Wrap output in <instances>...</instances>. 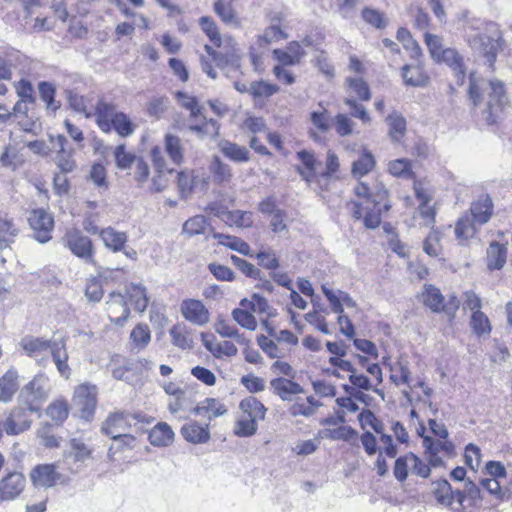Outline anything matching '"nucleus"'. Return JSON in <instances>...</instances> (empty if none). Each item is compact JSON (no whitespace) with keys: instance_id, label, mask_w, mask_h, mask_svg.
Wrapping results in <instances>:
<instances>
[{"instance_id":"51","label":"nucleus","mask_w":512,"mask_h":512,"mask_svg":"<svg viewBox=\"0 0 512 512\" xmlns=\"http://www.w3.org/2000/svg\"><path fill=\"white\" fill-rule=\"evenodd\" d=\"M199 25L208 38L216 45H221V36L216 22L212 17L203 16L199 19Z\"/></svg>"},{"instance_id":"15","label":"nucleus","mask_w":512,"mask_h":512,"mask_svg":"<svg viewBox=\"0 0 512 512\" xmlns=\"http://www.w3.org/2000/svg\"><path fill=\"white\" fill-rule=\"evenodd\" d=\"M183 317L197 325H204L209 321V312L200 300L187 299L181 303Z\"/></svg>"},{"instance_id":"59","label":"nucleus","mask_w":512,"mask_h":512,"mask_svg":"<svg viewBox=\"0 0 512 512\" xmlns=\"http://www.w3.org/2000/svg\"><path fill=\"white\" fill-rule=\"evenodd\" d=\"M85 296L89 301L99 302L103 297L102 280L99 277L90 278L86 284Z\"/></svg>"},{"instance_id":"2","label":"nucleus","mask_w":512,"mask_h":512,"mask_svg":"<svg viewBox=\"0 0 512 512\" xmlns=\"http://www.w3.org/2000/svg\"><path fill=\"white\" fill-rule=\"evenodd\" d=\"M359 201H351V214L355 220L363 219L364 226L375 229L381 223V215L390 209L388 191L384 185L377 183L370 188L366 183L360 182L354 189Z\"/></svg>"},{"instance_id":"20","label":"nucleus","mask_w":512,"mask_h":512,"mask_svg":"<svg viewBox=\"0 0 512 512\" xmlns=\"http://www.w3.org/2000/svg\"><path fill=\"white\" fill-rule=\"evenodd\" d=\"M492 212L493 205L491 199L488 196H483L472 203L468 214L478 225H483L490 220Z\"/></svg>"},{"instance_id":"61","label":"nucleus","mask_w":512,"mask_h":512,"mask_svg":"<svg viewBox=\"0 0 512 512\" xmlns=\"http://www.w3.org/2000/svg\"><path fill=\"white\" fill-rule=\"evenodd\" d=\"M354 122L346 114H337L334 117V128L339 136H348L353 133Z\"/></svg>"},{"instance_id":"48","label":"nucleus","mask_w":512,"mask_h":512,"mask_svg":"<svg viewBox=\"0 0 512 512\" xmlns=\"http://www.w3.org/2000/svg\"><path fill=\"white\" fill-rule=\"evenodd\" d=\"M46 413L57 425H60L68 417V404L63 400H56L47 407Z\"/></svg>"},{"instance_id":"63","label":"nucleus","mask_w":512,"mask_h":512,"mask_svg":"<svg viewBox=\"0 0 512 512\" xmlns=\"http://www.w3.org/2000/svg\"><path fill=\"white\" fill-rule=\"evenodd\" d=\"M348 82L350 89L360 100L368 101L371 98L370 89L362 78H350Z\"/></svg>"},{"instance_id":"30","label":"nucleus","mask_w":512,"mask_h":512,"mask_svg":"<svg viewBox=\"0 0 512 512\" xmlns=\"http://www.w3.org/2000/svg\"><path fill=\"white\" fill-rule=\"evenodd\" d=\"M17 372L8 370L0 378V402L7 403L11 401L13 395L18 389Z\"/></svg>"},{"instance_id":"55","label":"nucleus","mask_w":512,"mask_h":512,"mask_svg":"<svg viewBox=\"0 0 512 512\" xmlns=\"http://www.w3.org/2000/svg\"><path fill=\"white\" fill-rule=\"evenodd\" d=\"M247 308H235L232 311V317L240 326L248 330H255L257 328V320L252 313L246 310Z\"/></svg>"},{"instance_id":"23","label":"nucleus","mask_w":512,"mask_h":512,"mask_svg":"<svg viewBox=\"0 0 512 512\" xmlns=\"http://www.w3.org/2000/svg\"><path fill=\"white\" fill-rule=\"evenodd\" d=\"M440 62H444L450 66L455 72L458 84H463L466 74L464 61L463 57L455 49L447 48L442 51V54L440 55Z\"/></svg>"},{"instance_id":"35","label":"nucleus","mask_w":512,"mask_h":512,"mask_svg":"<svg viewBox=\"0 0 512 512\" xmlns=\"http://www.w3.org/2000/svg\"><path fill=\"white\" fill-rule=\"evenodd\" d=\"M239 408L243 414L252 417L256 420H262L265 418L266 408L265 406L255 397H247L240 402Z\"/></svg>"},{"instance_id":"27","label":"nucleus","mask_w":512,"mask_h":512,"mask_svg":"<svg viewBox=\"0 0 512 512\" xmlns=\"http://www.w3.org/2000/svg\"><path fill=\"white\" fill-rule=\"evenodd\" d=\"M19 234V228L7 214L0 212V247L13 243Z\"/></svg>"},{"instance_id":"31","label":"nucleus","mask_w":512,"mask_h":512,"mask_svg":"<svg viewBox=\"0 0 512 512\" xmlns=\"http://www.w3.org/2000/svg\"><path fill=\"white\" fill-rule=\"evenodd\" d=\"M100 237L104 245L114 252L121 251L127 242V236L124 232L116 231L112 227L103 229L100 233Z\"/></svg>"},{"instance_id":"33","label":"nucleus","mask_w":512,"mask_h":512,"mask_svg":"<svg viewBox=\"0 0 512 512\" xmlns=\"http://www.w3.org/2000/svg\"><path fill=\"white\" fill-rule=\"evenodd\" d=\"M201 337H202L203 344H204L205 348L209 352H211L213 354V356L216 358H220L222 356L232 357V356L237 355V353H238L237 347L234 345V343H232L230 341L213 343V342L205 339L206 338L205 333H202Z\"/></svg>"},{"instance_id":"16","label":"nucleus","mask_w":512,"mask_h":512,"mask_svg":"<svg viewBox=\"0 0 512 512\" xmlns=\"http://www.w3.org/2000/svg\"><path fill=\"white\" fill-rule=\"evenodd\" d=\"M270 386L283 401H292L294 395L303 393V388L298 383L283 377L272 379Z\"/></svg>"},{"instance_id":"21","label":"nucleus","mask_w":512,"mask_h":512,"mask_svg":"<svg viewBox=\"0 0 512 512\" xmlns=\"http://www.w3.org/2000/svg\"><path fill=\"white\" fill-rule=\"evenodd\" d=\"M181 434L185 440L194 444L206 443L210 438L208 424L203 427L196 421L183 425Z\"/></svg>"},{"instance_id":"36","label":"nucleus","mask_w":512,"mask_h":512,"mask_svg":"<svg viewBox=\"0 0 512 512\" xmlns=\"http://www.w3.org/2000/svg\"><path fill=\"white\" fill-rule=\"evenodd\" d=\"M375 166V159L371 152L363 149L359 158L352 164V174L354 177H362L368 174Z\"/></svg>"},{"instance_id":"64","label":"nucleus","mask_w":512,"mask_h":512,"mask_svg":"<svg viewBox=\"0 0 512 512\" xmlns=\"http://www.w3.org/2000/svg\"><path fill=\"white\" fill-rule=\"evenodd\" d=\"M389 172L393 176L408 178L411 175V164L407 159H397L389 163Z\"/></svg>"},{"instance_id":"47","label":"nucleus","mask_w":512,"mask_h":512,"mask_svg":"<svg viewBox=\"0 0 512 512\" xmlns=\"http://www.w3.org/2000/svg\"><path fill=\"white\" fill-rule=\"evenodd\" d=\"M319 106L320 110L311 112L310 121L320 132L327 133L331 128V115L321 104Z\"/></svg>"},{"instance_id":"3","label":"nucleus","mask_w":512,"mask_h":512,"mask_svg":"<svg viewBox=\"0 0 512 512\" xmlns=\"http://www.w3.org/2000/svg\"><path fill=\"white\" fill-rule=\"evenodd\" d=\"M19 345L28 356L34 358L49 350L59 373L66 379L69 378L71 369L68 365V352L63 338L51 341L40 337L26 336Z\"/></svg>"},{"instance_id":"22","label":"nucleus","mask_w":512,"mask_h":512,"mask_svg":"<svg viewBox=\"0 0 512 512\" xmlns=\"http://www.w3.org/2000/svg\"><path fill=\"white\" fill-rule=\"evenodd\" d=\"M219 149L222 154L229 160L236 163L248 162L250 160V152L245 146H240L228 140L219 142Z\"/></svg>"},{"instance_id":"18","label":"nucleus","mask_w":512,"mask_h":512,"mask_svg":"<svg viewBox=\"0 0 512 512\" xmlns=\"http://www.w3.org/2000/svg\"><path fill=\"white\" fill-rule=\"evenodd\" d=\"M322 292L328 299L333 312L337 314L344 313L343 305L347 307H355L356 302L349 296L347 292L338 290L337 292L328 288L326 285H322Z\"/></svg>"},{"instance_id":"24","label":"nucleus","mask_w":512,"mask_h":512,"mask_svg":"<svg viewBox=\"0 0 512 512\" xmlns=\"http://www.w3.org/2000/svg\"><path fill=\"white\" fill-rule=\"evenodd\" d=\"M174 432L170 425L165 422H159L149 432V441L153 446H168L174 440Z\"/></svg>"},{"instance_id":"6","label":"nucleus","mask_w":512,"mask_h":512,"mask_svg":"<svg viewBox=\"0 0 512 512\" xmlns=\"http://www.w3.org/2000/svg\"><path fill=\"white\" fill-rule=\"evenodd\" d=\"M422 302L432 312H444L450 319H453L460 306V300L455 294L449 295L445 300L441 291L431 284H425L421 293Z\"/></svg>"},{"instance_id":"8","label":"nucleus","mask_w":512,"mask_h":512,"mask_svg":"<svg viewBox=\"0 0 512 512\" xmlns=\"http://www.w3.org/2000/svg\"><path fill=\"white\" fill-rule=\"evenodd\" d=\"M483 499L480 488L470 479L464 483L462 490H456V503L453 512H473V508L479 507Z\"/></svg>"},{"instance_id":"60","label":"nucleus","mask_w":512,"mask_h":512,"mask_svg":"<svg viewBox=\"0 0 512 512\" xmlns=\"http://www.w3.org/2000/svg\"><path fill=\"white\" fill-rule=\"evenodd\" d=\"M471 326L473 331L478 334H486L491 330L488 317L481 311H474L471 316Z\"/></svg>"},{"instance_id":"12","label":"nucleus","mask_w":512,"mask_h":512,"mask_svg":"<svg viewBox=\"0 0 512 512\" xmlns=\"http://www.w3.org/2000/svg\"><path fill=\"white\" fill-rule=\"evenodd\" d=\"M30 479L35 488H50L63 482L62 474L54 464H39L30 472Z\"/></svg>"},{"instance_id":"28","label":"nucleus","mask_w":512,"mask_h":512,"mask_svg":"<svg viewBox=\"0 0 512 512\" xmlns=\"http://www.w3.org/2000/svg\"><path fill=\"white\" fill-rule=\"evenodd\" d=\"M404 84L412 87H424L428 83V76L418 66L404 65L401 70Z\"/></svg>"},{"instance_id":"9","label":"nucleus","mask_w":512,"mask_h":512,"mask_svg":"<svg viewBox=\"0 0 512 512\" xmlns=\"http://www.w3.org/2000/svg\"><path fill=\"white\" fill-rule=\"evenodd\" d=\"M65 245L71 252L84 260L86 263L93 262V244L88 236H85L76 229L67 231L64 237Z\"/></svg>"},{"instance_id":"42","label":"nucleus","mask_w":512,"mask_h":512,"mask_svg":"<svg viewBox=\"0 0 512 512\" xmlns=\"http://www.w3.org/2000/svg\"><path fill=\"white\" fill-rule=\"evenodd\" d=\"M38 90L40 98L46 103L48 110L55 112L60 108L59 102L55 100L56 88L52 83L42 81L38 84Z\"/></svg>"},{"instance_id":"29","label":"nucleus","mask_w":512,"mask_h":512,"mask_svg":"<svg viewBox=\"0 0 512 512\" xmlns=\"http://www.w3.org/2000/svg\"><path fill=\"white\" fill-rule=\"evenodd\" d=\"M507 248L498 243L492 242L487 249V266L490 270H499L506 263Z\"/></svg>"},{"instance_id":"53","label":"nucleus","mask_w":512,"mask_h":512,"mask_svg":"<svg viewBox=\"0 0 512 512\" xmlns=\"http://www.w3.org/2000/svg\"><path fill=\"white\" fill-rule=\"evenodd\" d=\"M256 431L257 420L244 414L239 418L235 426V434L240 437L252 436Z\"/></svg>"},{"instance_id":"5","label":"nucleus","mask_w":512,"mask_h":512,"mask_svg":"<svg viewBox=\"0 0 512 512\" xmlns=\"http://www.w3.org/2000/svg\"><path fill=\"white\" fill-rule=\"evenodd\" d=\"M48 398V378L44 374L36 375L20 391L19 404L29 412H39L42 403Z\"/></svg>"},{"instance_id":"38","label":"nucleus","mask_w":512,"mask_h":512,"mask_svg":"<svg viewBox=\"0 0 512 512\" xmlns=\"http://www.w3.org/2000/svg\"><path fill=\"white\" fill-rule=\"evenodd\" d=\"M389 125V135L394 142H400L406 132V120L405 118L397 113L393 112L386 119Z\"/></svg>"},{"instance_id":"37","label":"nucleus","mask_w":512,"mask_h":512,"mask_svg":"<svg viewBox=\"0 0 512 512\" xmlns=\"http://www.w3.org/2000/svg\"><path fill=\"white\" fill-rule=\"evenodd\" d=\"M214 12L227 24H232L236 27L240 26V21L236 16L233 4L231 1L217 0L214 3Z\"/></svg>"},{"instance_id":"40","label":"nucleus","mask_w":512,"mask_h":512,"mask_svg":"<svg viewBox=\"0 0 512 512\" xmlns=\"http://www.w3.org/2000/svg\"><path fill=\"white\" fill-rule=\"evenodd\" d=\"M477 223L466 213L456 223L455 234L459 240H468L476 233Z\"/></svg>"},{"instance_id":"13","label":"nucleus","mask_w":512,"mask_h":512,"mask_svg":"<svg viewBox=\"0 0 512 512\" xmlns=\"http://www.w3.org/2000/svg\"><path fill=\"white\" fill-rule=\"evenodd\" d=\"M26 487V478L20 472H10L0 480V500L16 499Z\"/></svg>"},{"instance_id":"25","label":"nucleus","mask_w":512,"mask_h":512,"mask_svg":"<svg viewBox=\"0 0 512 512\" xmlns=\"http://www.w3.org/2000/svg\"><path fill=\"white\" fill-rule=\"evenodd\" d=\"M226 412L225 406L215 398H206L193 409L195 415L207 417L209 421L226 414Z\"/></svg>"},{"instance_id":"7","label":"nucleus","mask_w":512,"mask_h":512,"mask_svg":"<svg viewBox=\"0 0 512 512\" xmlns=\"http://www.w3.org/2000/svg\"><path fill=\"white\" fill-rule=\"evenodd\" d=\"M28 221L36 241L44 244L51 240L54 218L50 213L44 209H35L30 213Z\"/></svg>"},{"instance_id":"57","label":"nucleus","mask_w":512,"mask_h":512,"mask_svg":"<svg viewBox=\"0 0 512 512\" xmlns=\"http://www.w3.org/2000/svg\"><path fill=\"white\" fill-rule=\"evenodd\" d=\"M54 162L63 173L72 172L76 167V162L73 158V150L71 148L61 152L60 154H56Z\"/></svg>"},{"instance_id":"58","label":"nucleus","mask_w":512,"mask_h":512,"mask_svg":"<svg viewBox=\"0 0 512 512\" xmlns=\"http://www.w3.org/2000/svg\"><path fill=\"white\" fill-rule=\"evenodd\" d=\"M17 96L19 100L25 102L35 103L36 98L34 95V87L30 81L26 79H21L20 81L14 84Z\"/></svg>"},{"instance_id":"10","label":"nucleus","mask_w":512,"mask_h":512,"mask_svg":"<svg viewBox=\"0 0 512 512\" xmlns=\"http://www.w3.org/2000/svg\"><path fill=\"white\" fill-rule=\"evenodd\" d=\"M97 388L95 385L84 383L74 391L73 402L80 410L83 418H89L95 410L97 403Z\"/></svg>"},{"instance_id":"34","label":"nucleus","mask_w":512,"mask_h":512,"mask_svg":"<svg viewBox=\"0 0 512 512\" xmlns=\"http://www.w3.org/2000/svg\"><path fill=\"white\" fill-rule=\"evenodd\" d=\"M222 220L230 226H237V227H244V228L251 227L253 224L252 213L249 211H241V210L226 211V212H223V214H222Z\"/></svg>"},{"instance_id":"62","label":"nucleus","mask_w":512,"mask_h":512,"mask_svg":"<svg viewBox=\"0 0 512 512\" xmlns=\"http://www.w3.org/2000/svg\"><path fill=\"white\" fill-rule=\"evenodd\" d=\"M425 43L428 47L431 57L435 61L440 62V55L442 54V51L445 50L442 46V39L437 35L426 33Z\"/></svg>"},{"instance_id":"41","label":"nucleus","mask_w":512,"mask_h":512,"mask_svg":"<svg viewBox=\"0 0 512 512\" xmlns=\"http://www.w3.org/2000/svg\"><path fill=\"white\" fill-rule=\"evenodd\" d=\"M209 169L213 176V181L217 184L229 182L232 177L230 166L223 163L218 157L213 158Z\"/></svg>"},{"instance_id":"32","label":"nucleus","mask_w":512,"mask_h":512,"mask_svg":"<svg viewBox=\"0 0 512 512\" xmlns=\"http://www.w3.org/2000/svg\"><path fill=\"white\" fill-rule=\"evenodd\" d=\"M151 341V332L146 324L136 325L130 333V345L137 352L145 349Z\"/></svg>"},{"instance_id":"1","label":"nucleus","mask_w":512,"mask_h":512,"mask_svg":"<svg viewBox=\"0 0 512 512\" xmlns=\"http://www.w3.org/2000/svg\"><path fill=\"white\" fill-rule=\"evenodd\" d=\"M469 97L475 107L481 108L482 119L488 125L502 120L509 106L505 84L498 79H477L471 74Z\"/></svg>"},{"instance_id":"54","label":"nucleus","mask_w":512,"mask_h":512,"mask_svg":"<svg viewBox=\"0 0 512 512\" xmlns=\"http://www.w3.org/2000/svg\"><path fill=\"white\" fill-rule=\"evenodd\" d=\"M176 97L179 104L190 111L191 118L202 116V107L199 105L196 97L190 96L184 92H177Z\"/></svg>"},{"instance_id":"26","label":"nucleus","mask_w":512,"mask_h":512,"mask_svg":"<svg viewBox=\"0 0 512 512\" xmlns=\"http://www.w3.org/2000/svg\"><path fill=\"white\" fill-rule=\"evenodd\" d=\"M127 422L122 413H114L110 415L102 426V432L113 440H118L121 434L125 433Z\"/></svg>"},{"instance_id":"4","label":"nucleus","mask_w":512,"mask_h":512,"mask_svg":"<svg viewBox=\"0 0 512 512\" xmlns=\"http://www.w3.org/2000/svg\"><path fill=\"white\" fill-rule=\"evenodd\" d=\"M488 33H479L469 39L470 46L478 50L486 58L489 68L493 69L497 53L501 47L502 35L495 23L487 25Z\"/></svg>"},{"instance_id":"43","label":"nucleus","mask_w":512,"mask_h":512,"mask_svg":"<svg viewBox=\"0 0 512 512\" xmlns=\"http://www.w3.org/2000/svg\"><path fill=\"white\" fill-rule=\"evenodd\" d=\"M172 342L181 349H190L193 347V339L185 326L175 325L170 329Z\"/></svg>"},{"instance_id":"14","label":"nucleus","mask_w":512,"mask_h":512,"mask_svg":"<svg viewBox=\"0 0 512 512\" xmlns=\"http://www.w3.org/2000/svg\"><path fill=\"white\" fill-rule=\"evenodd\" d=\"M108 318L116 325L123 326L130 315L125 296L118 292H112L106 302Z\"/></svg>"},{"instance_id":"49","label":"nucleus","mask_w":512,"mask_h":512,"mask_svg":"<svg viewBox=\"0 0 512 512\" xmlns=\"http://www.w3.org/2000/svg\"><path fill=\"white\" fill-rule=\"evenodd\" d=\"M207 220L203 215H196L183 224V233L189 237L203 234L207 228Z\"/></svg>"},{"instance_id":"56","label":"nucleus","mask_w":512,"mask_h":512,"mask_svg":"<svg viewBox=\"0 0 512 512\" xmlns=\"http://www.w3.org/2000/svg\"><path fill=\"white\" fill-rule=\"evenodd\" d=\"M114 156L116 165L119 169L131 168V166L135 164L136 160L139 158L132 153L126 152L124 144L118 145L115 148Z\"/></svg>"},{"instance_id":"19","label":"nucleus","mask_w":512,"mask_h":512,"mask_svg":"<svg viewBox=\"0 0 512 512\" xmlns=\"http://www.w3.org/2000/svg\"><path fill=\"white\" fill-rule=\"evenodd\" d=\"M432 492L436 501L453 511V505L456 503V491L452 490L450 483L443 479L432 483Z\"/></svg>"},{"instance_id":"44","label":"nucleus","mask_w":512,"mask_h":512,"mask_svg":"<svg viewBox=\"0 0 512 512\" xmlns=\"http://www.w3.org/2000/svg\"><path fill=\"white\" fill-rule=\"evenodd\" d=\"M112 129L115 130L119 136L128 137L133 134L134 125L125 113L119 112L114 115L111 121V130Z\"/></svg>"},{"instance_id":"52","label":"nucleus","mask_w":512,"mask_h":512,"mask_svg":"<svg viewBox=\"0 0 512 512\" xmlns=\"http://www.w3.org/2000/svg\"><path fill=\"white\" fill-rule=\"evenodd\" d=\"M71 450L69 456H72L77 462H84L91 458L92 449H90L82 440L73 438L70 441Z\"/></svg>"},{"instance_id":"11","label":"nucleus","mask_w":512,"mask_h":512,"mask_svg":"<svg viewBox=\"0 0 512 512\" xmlns=\"http://www.w3.org/2000/svg\"><path fill=\"white\" fill-rule=\"evenodd\" d=\"M28 412L27 407L21 404L10 411L5 419H3L4 431L7 435H19L30 428L31 419L29 418Z\"/></svg>"},{"instance_id":"45","label":"nucleus","mask_w":512,"mask_h":512,"mask_svg":"<svg viewBox=\"0 0 512 512\" xmlns=\"http://www.w3.org/2000/svg\"><path fill=\"white\" fill-rule=\"evenodd\" d=\"M240 306L243 308H250L252 312L258 314H267L268 316L272 315L268 301L259 294H253L251 300L242 299L240 301Z\"/></svg>"},{"instance_id":"39","label":"nucleus","mask_w":512,"mask_h":512,"mask_svg":"<svg viewBox=\"0 0 512 512\" xmlns=\"http://www.w3.org/2000/svg\"><path fill=\"white\" fill-rule=\"evenodd\" d=\"M165 151L174 164L180 165L183 162V147L178 136L166 134Z\"/></svg>"},{"instance_id":"46","label":"nucleus","mask_w":512,"mask_h":512,"mask_svg":"<svg viewBox=\"0 0 512 512\" xmlns=\"http://www.w3.org/2000/svg\"><path fill=\"white\" fill-rule=\"evenodd\" d=\"M250 95L254 98H268L279 91V87L266 81H254L249 85Z\"/></svg>"},{"instance_id":"50","label":"nucleus","mask_w":512,"mask_h":512,"mask_svg":"<svg viewBox=\"0 0 512 512\" xmlns=\"http://www.w3.org/2000/svg\"><path fill=\"white\" fill-rule=\"evenodd\" d=\"M413 459L414 453L412 452L396 459L393 473L398 481L403 482L407 479L408 471L411 470V460Z\"/></svg>"},{"instance_id":"17","label":"nucleus","mask_w":512,"mask_h":512,"mask_svg":"<svg viewBox=\"0 0 512 512\" xmlns=\"http://www.w3.org/2000/svg\"><path fill=\"white\" fill-rule=\"evenodd\" d=\"M116 111V107L114 104L106 102L103 99H100L95 107L94 115L96 117V122L101 131L105 133L111 132V121L114 118V115L118 114Z\"/></svg>"}]
</instances>
